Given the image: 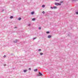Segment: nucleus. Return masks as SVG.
I'll return each mask as SVG.
<instances>
[{
    "instance_id": "2eb2a0df",
    "label": "nucleus",
    "mask_w": 78,
    "mask_h": 78,
    "mask_svg": "<svg viewBox=\"0 0 78 78\" xmlns=\"http://www.w3.org/2000/svg\"><path fill=\"white\" fill-rule=\"evenodd\" d=\"M38 29H39V30H41V27H39Z\"/></svg>"
},
{
    "instance_id": "a878e982",
    "label": "nucleus",
    "mask_w": 78,
    "mask_h": 78,
    "mask_svg": "<svg viewBox=\"0 0 78 78\" xmlns=\"http://www.w3.org/2000/svg\"><path fill=\"white\" fill-rule=\"evenodd\" d=\"M29 70H31V68H29Z\"/></svg>"
},
{
    "instance_id": "b1692460",
    "label": "nucleus",
    "mask_w": 78,
    "mask_h": 78,
    "mask_svg": "<svg viewBox=\"0 0 78 78\" xmlns=\"http://www.w3.org/2000/svg\"><path fill=\"white\" fill-rule=\"evenodd\" d=\"M2 12H3V11H4V10L2 9Z\"/></svg>"
},
{
    "instance_id": "f257e3e1",
    "label": "nucleus",
    "mask_w": 78,
    "mask_h": 78,
    "mask_svg": "<svg viewBox=\"0 0 78 78\" xmlns=\"http://www.w3.org/2000/svg\"><path fill=\"white\" fill-rule=\"evenodd\" d=\"M55 5H57V6H58L59 5H61V3H55Z\"/></svg>"
},
{
    "instance_id": "aec40b11",
    "label": "nucleus",
    "mask_w": 78,
    "mask_h": 78,
    "mask_svg": "<svg viewBox=\"0 0 78 78\" xmlns=\"http://www.w3.org/2000/svg\"><path fill=\"white\" fill-rule=\"evenodd\" d=\"M42 13H43V14H45V12L43 11V12H42Z\"/></svg>"
},
{
    "instance_id": "7ed1b4c3",
    "label": "nucleus",
    "mask_w": 78,
    "mask_h": 78,
    "mask_svg": "<svg viewBox=\"0 0 78 78\" xmlns=\"http://www.w3.org/2000/svg\"><path fill=\"white\" fill-rule=\"evenodd\" d=\"M18 41V40H16L14 41L13 42H14L15 43H16V42H17Z\"/></svg>"
},
{
    "instance_id": "f03ea898",
    "label": "nucleus",
    "mask_w": 78,
    "mask_h": 78,
    "mask_svg": "<svg viewBox=\"0 0 78 78\" xmlns=\"http://www.w3.org/2000/svg\"><path fill=\"white\" fill-rule=\"evenodd\" d=\"M39 74L40 75V76H43V75L40 72H39Z\"/></svg>"
},
{
    "instance_id": "c85d7f7f",
    "label": "nucleus",
    "mask_w": 78,
    "mask_h": 78,
    "mask_svg": "<svg viewBox=\"0 0 78 78\" xmlns=\"http://www.w3.org/2000/svg\"><path fill=\"white\" fill-rule=\"evenodd\" d=\"M59 1V0H55V1Z\"/></svg>"
},
{
    "instance_id": "f3484780",
    "label": "nucleus",
    "mask_w": 78,
    "mask_h": 78,
    "mask_svg": "<svg viewBox=\"0 0 78 78\" xmlns=\"http://www.w3.org/2000/svg\"><path fill=\"white\" fill-rule=\"evenodd\" d=\"M41 49H39L38 50L39 51H41Z\"/></svg>"
},
{
    "instance_id": "5701e85b",
    "label": "nucleus",
    "mask_w": 78,
    "mask_h": 78,
    "mask_svg": "<svg viewBox=\"0 0 78 78\" xmlns=\"http://www.w3.org/2000/svg\"><path fill=\"white\" fill-rule=\"evenodd\" d=\"M37 76H40V75H39V74H37Z\"/></svg>"
},
{
    "instance_id": "20e7f679",
    "label": "nucleus",
    "mask_w": 78,
    "mask_h": 78,
    "mask_svg": "<svg viewBox=\"0 0 78 78\" xmlns=\"http://www.w3.org/2000/svg\"><path fill=\"white\" fill-rule=\"evenodd\" d=\"M48 38H51V35H48Z\"/></svg>"
},
{
    "instance_id": "ddd939ff",
    "label": "nucleus",
    "mask_w": 78,
    "mask_h": 78,
    "mask_svg": "<svg viewBox=\"0 0 78 78\" xmlns=\"http://www.w3.org/2000/svg\"><path fill=\"white\" fill-rule=\"evenodd\" d=\"M27 70H23L24 72H27Z\"/></svg>"
},
{
    "instance_id": "dca6fc26",
    "label": "nucleus",
    "mask_w": 78,
    "mask_h": 78,
    "mask_svg": "<svg viewBox=\"0 0 78 78\" xmlns=\"http://www.w3.org/2000/svg\"><path fill=\"white\" fill-rule=\"evenodd\" d=\"M37 37H34V38L33 39L34 40V39H36Z\"/></svg>"
},
{
    "instance_id": "393cba45",
    "label": "nucleus",
    "mask_w": 78,
    "mask_h": 78,
    "mask_svg": "<svg viewBox=\"0 0 78 78\" xmlns=\"http://www.w3.org/2000/svg\"><path fill=\"white\" fill-rule=\"evenodd\" d=\"M4 66H6V64H4Z\"/></svg>"
},
{
    "instance_id": "9d476101",
    "label": "nucleus",
    "mask_w": 78,
    "mask_h": 78,
    "mask_svg": "<svg viewBox=\"0 0 78 78\" xmlns=\"http://www.w3.org/2000/svg\"><path fill=\"white\" fill-rule=\"evenodd\" d=\"M47 34H49L50 33V32L49 31H47L46 32Z\"/></svg>"
},
{
    "instance_id": "f8f14e48",
    "label": "nucleus",
    "mask_w": 78,
    "mask_h": 78,
    "mask_svg": "<svg viewBox=\"0 0 78 78\" xmlns=\"http://www.w3.org/2000/svg\"><path fill=\"white\" fill-rule=\"evenodd\" d=\"M43 53H40V55H43Z\"/></svg>"
},
{
    "instance_id": "cd10ccee",
    "label": "nucleus",
    "mask_w": 78,
    "mask_h": 78,
    "mask_svg": "<svg viewBox=\"0 0 78 78\" xmlns=\"http://www.w3.org/2000/svg\"><path fill=\"white\" fill-rule=\"evenodd\" d=\"M4 57H6V55H4Z\"/></svg>"
},
{
    "instance_id": "9b49d317",
    "label": "nucleus",
    "mask_w": 78,
    "mask_h": 78,
    "mask_svg": "<svg viewBox=\"0 0 78 78\" xmlns=\"http://www.w3.org/2000/svg\"><path fill=\"white\" fill-rule=\"evenodd\" d=\"M12 18H13V16H11L10 17V19H12Z\"/></svg>"
},
{
    "instance_id": "6ab92c4d",
    "label": "nucleus",
    "mask_w": 78,
    "mask_h": 78,
    "mask_svg": "<svg viewBox=\"0 0 78 78\" xmlns=\"http://www.w3.org/2000/svg\"><path fill=\"white\" fill-rule=\"evenodd\" d=\"M50 8H51L52 9H53V7H51Z\"/></svg>"
},
{
    "instance_id": "bb28decb",
    "label": "nucleus",
    "mask_w": 78,
    "mask_h": 78,
    "mask_svg": "<svg viewBox=\"0 0 78 78\" xmlns=\"http://www.w3.org/2000/svg\"><path fill=\"white\" fill-rule=\"evenodd\" d=\"M28 26L30 27V24H28Z\"/></svg>"
},
{
    "instance_id": "a211bd4d",
    "label": "nucleus",
    "mask_w": 78,
    "mask_h": 78,
    "mask_svg": "<svg viewBox=\"0 0 78 78\" xmlns=\"http://www.w3.org/2000/svg\"><path fill=\"white\" fill-rule=\"evenodd\" d=\"M77 0H72L73 2H75V1H76Z\"/></svg>"
},
{
    "instance_id": "39448f33",
    "label": "nucleus",
    "mask_w": 78,
    "mask_h": 78,
    "mask_svg": "<svg viewBox=\"0 0 78 78\" xmlns=\"http://www.w3.org/2000/svg\"><path fill=\"white\" fill-rule=\"evenodd\" d=\"M53 9H56L57 8V7L56 6L53 7Z\"/></svg>"
},
{
    "instance_id": "4468645a",
    "label": "nucleus",
    "mask_w": 78,
    "mask_h": 78,
    "mask_svg": "<svg viewBox=\"0 0 78 78\" xmlns=\"http://www.w3.org/2000/svg\"><path fill=\"white\" fill-rule=\"evenodd\" d=\"M42 7L43 8H44V7H45V5H42Z\"/></svg>"
},
{
    "instance_id": "6e6552de",
    "label": "nucleus",
    "mask_w": 78,
    "mask_h": 78,
    "mask_svg": "<svg viewBox=\"0 0 78 78\" xmlns=\"http://www.w3.org/2000/svg\"><path fill=\"white\" fill-rule=\"evenodd\" d=\"M36 20V19L35 18H33L32 20L33 21H34V20Z\"/></svg>"
},
{
    "instance_id": "0eeeda50",
    "label": "nucleus",
    "mask_w": 78,
    "mask_h": 78,
    "mask_svg": "<svg viewBox=\"0 0 78 78\" xmlns=\"http://www.w3.org/2000/svg\"><path fill=\"white\" fill-rule=\"evenodd\" d=\"M34 72H37V69H34Z\"/></svg>"
},
{
    "instance_id": "1a4fd4ad",
    "label": "nucleus",
    "mask_w": 78,
    "mask_h": 78,
    "mask_svg": "<svg viewBox=\"0 0 78 78\" xmlns=\"http://www.w3.org/2000/svg\"><path fill=\"white\" fill-rule=\"evenodd\" d=\"M18 20H21V18L20 17L19 18H18Z\"/></svg>"
},
{
    "instance_id": "423d86ee",
    "label": "nucleus",
    "mask_w": 78,
    "mask_h": 78,
    "mask_svg": "<svg viewBox=\"0 0 78 78\" xmlns=\"http://www.w3.org/2000/svg\"><path fill=\"white\" fill-rule=\"evenodd\" d=\"M31 14L33 15V14H34V12H32L31 13Z\"/></svg>"
},
{
    "instance_id": "4be33fe9",
    "label": "nucleus",
    "mask_w": 78,
    "mask_h": 78,
    "mask_svg": "<svg viewBox=\"0 0 78 78\" xmlns=\"http://www.w3.org/2000/svg\"><path fill=\"white\" fill-rule=\"evenodd\" d=\"M60 3H63V1H61V2H60Z\"/></svg>"
},
{
    "instance_id": "412c9836",
    "label": "nucleus",
    "mask_w": 78,
    "mask_h": 78,
    "mask_svg": "<svg viewBox=\"0 0 78 78\" xmlns=\"http://www.w3.org/2000/svg\"><path fill=\"white\" fill-rule=\"evenodd\" d=\"M76 14H78V12H76Z\"/></svg>"
},
{
    "instance_id": "c756f323",
    "label": "nucleus",
    "mask_w": 78,
    "mask_h": 78,
    "mask_svg": "<svg viewBox=\"0 0 78 78\" xmlns=\"http://www.w3.org/2000/svg\"><path fill=\"white\" fill-rule=\"evenodd\" d=\"M17 28V27H15V28Z\"/></svg>"
}]
</instances>
